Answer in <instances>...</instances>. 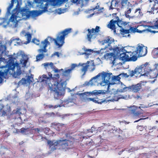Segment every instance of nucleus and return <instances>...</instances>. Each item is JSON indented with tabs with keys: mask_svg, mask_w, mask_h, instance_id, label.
I'll use <instances>...</instances> for the list:
<instances>
[{
	"mask_svg": "<svg viewBox=\"0 0 158 158\" xmlns=\"http://www.w3.org/2000/svg\"><path fill=\"white\" fill-rule=\"evenodd\" d=\"M72 30L71 28L65 29L58 33L56 39L48 37L44 41L41 42V46L43 48V49H39V52L40 53L47 52L46 48L48 45H50V43L48 41V40L51 42L54 41L55 45L58 48L61 47L64 43L65 36L71 32Z\"/></svg>",
	"mask_w": 158,
	"mask_h": 158,
	"instance_id": "1",
	"label": "nucleus"
},
{
	"mask_svg": "<svg viewBox=\"0 0 158 158\" xmlns=\"http://www.w3.org/2000/svg\"><path fill=\"white\" fill-rule=\"evenodd\" d=\"M60 76L58 74L54 75V77H51V93H54V98L58 99L60 96L64 93L65 89L64 82L61 79L59 80Z\"/></svg>",
	"mask_w": 158,
	"mask_h": 158,
	"instance_id": "2",
	"label": "nucleus"
},
{
	"mask_svg": "<svg viewBox=\"0 0 158 158\" xmlns=\"http://www.w3.org/2000/svg\"><path fill=\"white\" fill-rule=\"evenodd\" d=\"M15 58L12 56L9 57L7 64L5 66L2 67L6 68V69L4 70V71L0 70V83H2L3 81V78H5V76L7 75L8 72L11 74L15 73L14 69L15 67H16L17 69L18 68L19 69V70L16 72L17 74L20 75L21 73V68L19 66V63L16 62H15Z\"/></svg>",
	"mask_w": 158,
	"mask_h": 158,
	"instance_id": "3",
	"label": "nucleus"
},
{
	"mask_svg": "<svg viewBox=\"0 0 158 158\" xmlns=\"http://www.w3.org/2000/svg\"><path fill=\"white\" fill-rule=\"evenodd\" d=\"M74 141V139L70 140L61 138L56 141H49L48 144L51 151H53L56 149L58 147L59 149L63 150L71 148L73 147Z\"/></svg>",
	"mask_w": 158,
	"mask_h": 158,
	"instance_id": "4",
	"label": "nucleus"
},
{
	"mask_svg": "<svg viewBox=\"0 0 158 158\" xmlns=\"http://www.w3.org/2000/svg\"><path fill=\"white\" fill-rule=\"evenodd\" d=\"M112 73H106L105 72H103L101 73H99L96 76L92 78L89 81L86 82L85 84L86 85H92L94 83L93 81L94 79H95L99 77L100 76H101L102 81L100 82V85L102 86H104L105 85H107V90H109L110 89V85H114L116 84V83L110 82V80H111V75Z\"/></svg>",
	"mask_w": 158,
	"mask_h": 158,
	"instance_id": "5",
	"label": "nucleus"
},
{
	"mask_svg": "<svg viewBox=\"0 0 158 158\" xmlns=\"http://www.w3.org/2000/svg\"><path fill=\"white\" fill-rule=\"evenodd\" d=\"M102 94V90H94L92 92H85L80 94L81 95L84 99H86L87 102L92 101L93 102L98 104H102L105 101V99H99L98 98H88L87 97L91 96V95H97L100 94Z\"/></svg>",
	"mask_w": 158,
	"mask_h": 158,
	"instance_id": "6",
	"label": "nucleus"
},
{
	"mask_svg": "<svg viewBox=\"0 0 158 158\" xmlns=\"http://www.w3.org/2000/svg\"><path fill=\"white\" fill-rule=\"evenodd\" d=\"M43 10H32L29 11L25 8L22 9L20 10V14L22 17L25 16L26 18H29L30 16L34 18L40 15L43 13L47 11V7L45 6L43 7Z\"/></svg>",
	"mask_w": 158,
	"mask_h": 158,
	"instance_id": "7",
	"label": "nucleus"
},
{
	"mask_svg": "<svg viewBox=\"0 0 158 158\" xmlns=\"http://www.w3.org/2000/svg\"><path fill=\"white\" fill-rule=\"evenodd\" d=\"M113 50V52L106 53L104 56V57L106 60H109L112 61V63L114 64V61L116 58L117 56L119 55V52L121 51L123 49H120V48L117 47L114 48H110V50Z\"/></svg>",
	"mask_w": 158,
	"mask_h": 158,
	"instance_id": "8",
	"label": "nucleus"
},
{
	"mask_svg": "<svg viewBox=\"0 0 158 158\" xmlns=\"http://www.w3.org/2000/svg\"><path fill=\"white\" fill-rule=\"evenodd\" d=\"M129 0H112L110 6V9H113L115 7L122 9L126 6L129 3Z\"/></svg>",
	"mask_w": 158,
	"mask_h": 158,
	"instance_id": "9",
	"label": "nucleus"
},
{
	"mask_svg": "<svg viewBox=\"0 0 158 158\" xmlns=\"http://www.w3.org/2000/svg\"><path fill=\"white\" fill-rule=\"evenodd\" d=\"M147 53V48L142 44H139L134 51L135 55L137 57H142L145 56Z\"/></svg>",
	"mask_w": 158,
	"mask_h": 158,
	"instance_id": "10",
	"label": "nucleus"
},
{
	"mask_svg": "<svg viewBox=\"0 0 158 158\" xmlns=\"http://www.w3.org/2000/svg\"><path fill=\"white\" fill-rule=\"evenodd\" d=\"M117 20H114L113 19L110 20L109 22V24L108 25V28L114 30V32H116V27L115 23H116L117 25L120 27L121 26L119 25V24H120L122 25H123L125 26L127 25V23L126 22H123L121 20H120L118 16L116 17Z\"/></svg>",
	"mask_w": 158,
	"mask_h": 158,
	"instance_id": "11",
	"label": "nucleus"
},
{
	"mask_svg": "<svg viewBox=\"0 0 158 158\" xmlns=\"http://www.w3.org/2000/svg\"><path fill=\"white\" fill-rule=\"evenodd\" d=\"M123 87H122L123 88L120 89V90L122 92L127 91V89H128L136 93L138 92L142 88L141 84L140 83H138L135 85H132L128 87H126L125 85H123Z\"/></svg>",
	"mask_w": 158,
	"mask_h": 158,
	"instance_id": "12",
	"label": "nucleus"
},
{
	"mask_svg": "<svg viewBox=\"0 0 158 158\" xmlns=\"http://www.w3.org/2000/svg\"><path fill=\"white\" fill-rule=\"evenodd\" d=\"M99 29V27L96 26L95 29L93 28L91 29H87V31L88 33L87 35V37L89 41H91V39L93 36L95 35V33H98L100 31Z\"/></svg>",
	"mask_w": 158,
	"mask_h": 158,
	"instance_id": "13",
	"label": "nucleus"
},
{
	"mask_svg": "<svg viewBox=\"0 0 158 158\" xmlns=\"http://www.w3.org/2000/svg\"><path fill=\"white\" fill-rule=\"evenodd\" d=\"M140 109V107L134 106L129 110L130 113L135 117H141L142 116V114L138 111V109Z\"/></svg>",
	"mask_w": 158,
	"mask_h": 158,
	"instance_id": "14",
	"label": "nucleus"
},
{
	"mask_svg": "<svg viewBox=\"0 0 158 158\" xmlns=\"http://www.w3.org/2000/svg\"><path fill=\"white\" fill-rule=\"evenodd\" d=\"M20 111L21 109L20 108H17L16 109L13 110L10 114V117L13 119L19 118L21 119V117L20 116L21 113Z\"/></svg>",
	"mask_w": 158,
	"mask_h": 158,
	"instance_id": "15",
	"label": "nucleus"
},
{
	"mask_svg": "<svg viewBox=\"0 0 158 158\" xmlns=\"http://www.w3.org/2000/svg\"><path fill=\"white\" fill-rule=\"evenodd\" d=\"M142 68L144 73H145V76H148V74L150 73V74L151 76V77L153 78L154 77L152 76V74L153 73L152 71L151 70L150 67L149 66V64L148 63H146L142 65Z\"/></svg>",
	"mask_w": 158,
	"mask_h": 158,
	"instance_id": "16",
	"label": "nucleus"
},
{
	"mask_svg": "<svg viewBox=\"0 0 158 158\" xmlns=\"http://www.w3.org/2000/svg\"><path fill=\"white\" fill-rule=\"evenodd\" d=\"M120 49H123V50L119 52V55L118 56L119 57L120 60L124 62L129 61V57L128 56H127L125 52H123L124 50L123 48H120Z\"/></svg>",
	"mask_w": 158,
	"mask_h": 158,
	"instance_id": "17",
	"label": "nucleus"
},
{
	"mask_svg": "<svg viewBox=\"0 0 158 158\" xmlns=\"http://www.w3.org/2000/svg\"><path fill=\"white\" fill-rule=\"evenodd\" d=\"M41 82H45L46 85H48L49 87V89L51 90V86L49 85L52 84L51 78L48 77L46 75H43Z\"/></svg>",
	"mask_w": 158,
	"mask_h": 158,
	"instance_id": "18",
	"label": "nucleus"
},
{
	"mask_svg": "<svg viewBox=\"0 0 158 158\" xmlns=\"http://www.w3.org/2000/svg\"><path fill=\"white\" fill-rule=\"evenodd\" d=\"M50 2L53 6L60 5L62 4L67 2L68 0H47Z\"/></svg>",
	"mask_w": 158,
	"mask_h": 158,
	"instance_id": "19",
	"label": "nucleus"
},
{
	"mask_svg": "<svg viewBox=\"0 0 158 158\" xmlns=\"http://www.w3.org/2000/svg\"><path fill=\"white\" fill-rule=\"evenodd\" d=\"M125 53H126L127 56H128L129 57V61H134L137 60V57L135 55V53H134V51L132 52L131 51L126 52Z\"/></svg>",
	"mask_w": 158,
	"mask_h": 158,
	"instance_id": "20",
	"label": "nucleus"
},
{
	"mask_svg": "<svg viewBox=\"0 0 158 158\" xmlns=\"http://www.w3.org/2000/svg\"><path fill=\"white\" fill-rule=\"evenodd\" d=\"M125 53H126L127 56H128L129 57V61H134L137 60V57L135 55V53H134V51L132 52L131 51L126 52Z\"/></svg>",
	"mask_w": 158,
	"mask_h": 158,
	"instance_id": "21",
	"label": "nucleus"
},
{
	"mask_svg": "<svg viewBox=\"0 0 158 158\" xmlns=\"http://www.w3.org/2000/svg\"><path fill=\"white\" fill-rule=\"evenodd\" d=\"M89 61H88L86 63H83L80 65L82 67L81 70V72L83 73V75H85L88 69L89 66Z\"/></svg>",
	"mask_w": 158,
	"mask_h": 158,
	"instance_id": "22",
	"label": "nucleus"
},
{
	"mask_svg": "<svg viewBox=\"0 0 158 158\" xmlns=\"http://www.w3.org/2000/svg\"><path fill=\"white\" fill-rule=\"evenodd\" d=\"M135 69L136 73V75L137 76H145V73H144L143 71V70L142 65L139 68H136Z\"/></svg>",
	"mask_w": 158,
	"mask_h": 158,
	"instance_id": "23",
	"label": "nucleus"
},
{
	"mask_svg": "<svg viewBox=\"0 0 158 158\" xmlns=\"http://www.w3.org/2000/svg\"><path fill=\"white\" fill-rule=\"evenodd\" d=\"M77 66L76 64H72L71 65V68L65 70L62 74L63 77H67L69 74L72 70L75 67Z\"/></svg>",
	"mask_w": 158,
	"mask_h": 158,
	"instance_id": "24",
	"label": "nucleus"
},
{
	"mask_svg": "<svg viewBox=\"0 0 158 158\" xmlns=\"http://www.w3.org/2000/svg\"><path fill=\"white\" fill-rule=\"evenodd\" d=\"M114 41V40L110 36H107L104 40L102 41V43L103 44H107L108 46H110V44Z\"/></svg>",
	"mask_w": 158,
	"mask_h": 158,
	"instance_id": "25",
	"label": "nucleus"
},
{
	"mask_svg": "<svg viewBox=\"0 0 158 158\" xmlns=\"http://www.w3.org/2000/svg\"><path fill=\"white\" fill-rule=\"evenodd\" d=\"M35 131H37L39 133L40 132L44 131V133L46 135H48L49 134V132L50 131V129L46 127L44 128L40 129L38 128L35 129Z\"/></svg>",
	"mask_w": 158,
	"mask_h": 158,
	"instance_id": "26",
	"label": "nucleus"
},
{
	"mask_svg": "<svg viewBox=\"0 0 158 158\" xmlns=\"http://www.w3.org/2000/svg\"><path fill=\"white\" fill-rule=\"evenodd\" d=\"M129 26V30L130 33H135V32L140 33L142 32V31H140L137 29L136 28H135L134 27Z\"/></svg>",
	"mask_w": 158,
	"mask_h": 158,
	"instance_id": "27",
	"label": "nucleus"
},
{
	"mask_svg": "<svg viewBox=\"0 0 158 158\" xmlns=\"http://www.w3.org/2000/svg\"><path fill=\"white\" fill-rule=\"evenodd\" d=\"M135 14L137 17H140L143 15V14L140 8H138L135 10Z\"/></svg>",
	"mask_w": 158,
	"mask_h": 158,
	"instance_id": "28",
	"label": "nucleus"
},
{
	"mask_svg": "<svg viewBox=\"0 0 158 158\" xmlns=\"http://www.w3.org/2000/svg\"><path fill=\"white\" fill-rule=\"evenodd\" d=\"M158 47L154 49L152 52V54L153 57L155 58L158 57Z\"/></svg>",
	"mask_w": 158,
	"mask_h": 158,
	"instance_id": "29",
	"label": "nucleus"
},
{
	"mask_svg": "<svg viewBox=\"0 0 158 158\" xmlns=\"http://www.w3.org/2000/svg\"><path fill=\"white\" fill-rule=\"evenodd\" d=\"M120 78H121L119 77V76H113L111 77V82L115 83V82L119 81Z\"/></svg>",
	"mask_w": 158,
	"mask_h": 158,
	"instance_id": "30",
	"label": "nucleus"
},
{
	"mask_svg": "<svg viewBox=\"0 0 158 158\" xmlns=\"http://www.w3.org/2000/svg\"><path fill=\"white\" fill-rule=\"evenodd\" d=\"M128 76L127 77H132L134 76L136 77H137V76L136 75V73L135 71V69L134 70H129L128 72Z\"/></svg>",
	"mask_w": 158,
	"mask_h": 158,
	"instance_id": "31",
	"label": "nucleus"
},
{
	"mask_svg": "<svg viewBox=\"0 0 158 158\" xmlns=\"http://www.w3.org/2000/svg\"><path fill=\"white\" fill-rule=\"evenodd\" d=\"M156 9L155 4H154L153 6L151 7V5H150L148 8V10L147 11L148 12L152 13L153 12L154 10Z\"/></svg>",
	"mask_w": 158,
	"mask_h": 158,
	"instance_id": "32",
	"label": "nucleus"
},
{
	"mask_svg": "<svg viewBox=\"0 0 158 158\" xmlns=\"http://www.w3.org/2000/svg\"><path fill=\"white\" fill-rule=\"evenodd\" d=\"M2 41H0V52L3 53L6 49V47L5 45L2 44Z\"/></svg>",
	"mask_w": 158,
	"mask_h": 158,
	"instance_id": "33",
	"label": "nucleus"
},
{
	"mask_svg": "<svg viewBox=\"0 0 158 158\" xmlns=\"http://www.w3.org/2000/svg\"><path fill=\"white\" fill-rule=\"evenodd\" d=\"M27 62V60H25L23 58H22L20 60L19 63L22 64V67H25L26 66Z\"/></svg>",
	"mask_w": 158,
	"mask_h": 158,
	"instance_id": "34",
	"label": "nucleus"
},
{
	"mask_svg": "<svg viewBox=\"0 0 158 158\" xmlns=\"http://www.w3.org/2000/svg\"><path fill=\"white\" fill-rule=\"evenodd\" d=\"M120 31L121 34L123 35L125 34H128L130 33L129 30L128 29H124L122 28L120 30Z\"/></svg>",
	"mask_w": 158,
	"mask_h": 158,
	"instance_id": "35",
	"label": "nucleus"
},
{
	"mask_svg": "<svg viewBox=\"0 0 158 158\" xmlns=\"http://www.w3.org/2000/svg\"><path fill=\"white\" fill-rule=\"evenodd\" d=\"M44 66L46 68L47 67H48L49 66H50L51 68L53 69L54 68L55 66L53 65V64L51 62L50 63H45L44 64Z\"/></svg>",
	"mask_w": 158,
	"mask_h": 158,
	"instance_id": "36",
	"label": "nucleus"
},
{
	"mask_svg": "<svg viewBox=\"0 0 158 158\" xmlns=\"http://www.w3.org/2000/svg\"><path fill=\"white\" fill-rule=\"evenodd\" d=\"M44 57V54H38L36 56V59L37 60H39L42 59Z\"/></svg>",
	"mask_w": 158,
	"mask_h": 158,
	"instance_id": "37",
	"label": "nucleus"
},
{
	"mask_svg": "<svg viewBox=\"0 0 158 158\" xmlns=\"http://www.w3.org/2000/svg\"><path fill=\"white\" fill-rule=\"evenodd\" d=\"M26 80L25 78H23L19 82L18 85H21L25 84L26 83Z\"/></svg>",
	"mask_w": 158,
	"mask_h": 158,
	"instance_id": "38",
	"label": "nucleus"
},
{
	"mask_svg": "<svg viewBox=\"0 0 158 158\" xmlns=\"http://www.w3.org/2000/svg\"><path fill=\"white\" fill-rule=\"evenodd\" d=\"M131 8H129L128 10H127L126 11H125V15L126 17L127 18H130V15H129L130 13H131Z\"/></svg>",
	"mask_w": 158,
	"mask_h": 158,
	"instance_id": "39",
	"label": "nucleus"
},
{
	"mask_svg": "<svg viewBox=\"0 0 158 158\" xmlns=\"http://www.w3.org/2000/svg\"><path fill=\"white\" fill-rule=\"evenodd\" d=\"M51 126L55 129L57 127L60 126V123H52L51 124Z\"/></svg>",
	"mask_w": 158,
	"mask_h": 158,
	"instance_id": "40",
	"label": "nucleus"
},
{
	"mask_svg": "<svg viewBox=\"0 0 158 158\" xmlns=\"http://www.w3.org/2000/svg\"><path fill=\"white\" fill-rule=\"evenodd\" d=\"M34 2L37 4H42L44 2H46V0H34Z\"/></svg>",
	"mask_w": 158,
	"mask_h": 158,
	"instance_id": "41",
	"label": "nucleus"
},
{
	"mask_svg": "<svg viewBox=\"0 0 158 158\" xmlns=\"http://www.w3.org/2000/svg\"><path fill=\"white\" fill-rule=\"evenodd\" d=\"M58 106H60L56 105L53 106L51 105H47L46 106V107L47 108H57L58 107Z\"/></svg>",
	"mask_w": 158,
	"mask_h": 158,
	"instance_id": "42",
	"label": "nucleus"
},
{
	"mask_svg": "<svg viewBox=\"0 0 158 158\" xmlns=\"http://www.w3.org/2000/svg\"><path fill=\"white\" fill-rule=\"evenodd\" d=\"M32 42L37 45H39L40 43L39 40L35 38L32 40Z\"/></svg>",
	"mask_w": 158,
	"mask_h": 158,
	"instance_id": "43",
	"label": "nucleus"
},
{
	"mask_svg": "<svg viewBox=\"0 0 158 158\" xmlns=\"http://www.w3.org/2000/svg\"><path fill=\"white\" fill-rule=\"evenodd\" d=\"M152 71L153 73L152 74V76L154 77H153L152 78L151 77V76L150 74V73H149L148 74V76H146L147 77H150V78H151L152 79L156 77L157 76V75H156V73H155L154 71Z\"/></svg>",
	"mask_w": 158,
	"mask_h": 158,
	"instance_id": "44",
	"label": "nucleus"
},
{
	"mask_svg": "<svg viewBox=\"0 0 158 158\" xmlns=\"http://www.w3.org/2000/svg\"><path fill=\"white\" fill-rule=\"evenodd\" d=\"M27 129L28 128L26 129L24 127H22L20 129V132L22 133H24L25 134V133H26V132Z\"/></svg>",
	"mask_w": 158,
	"mask_h": 158,
	"instance_id": "45",
	"label": "nucleus"
},
{
	"mask_svg": "<svg viewBox=\"0 0 158 158\" xmlns=\"http://www.w3.org/2000/svg\"><path fill=\"white\" fill-rule=\"evenodd\" d=\"M137 128L140 131H142L144 129V127L143 126H137Z\"/></svg>",
	"mask_w": 158,
	"mask_h": 158,
	"instance_id": "46",
	"label": "nucleus"
},
{
	"mask_svg": "<svg viewBox=\"0 0 158 158\" xmlns=\"http://www.w3.org/2000/svg\"><path fill=\"white\" fill-rule=\"evenodd\" d=\"M85 52L84 53V54L86 55H89V54L88 53V52H92L93 51V50H92L91 49H86L85 50Z\"/></svg>",
	"mask_w": 158,
	"mask_h": 158,
	"instance_id": "47",
	"label": "nucleus"
},
{
	"mask_svg": "<svg viewBox=\"0 0 158 158\" xmlns=\"http://www.w3.org/2000/svg\"><path fill=\"white\" fill-rule=\"evenodd\" d=\"M61 71L62 72V74L64 73V70L63 69H61L60 70H59L58 69H55V72L56 73L58 72H59Z\"/></svg>",
	"mask_w": 158,
	"mask_h": 158,
	"instance_id": "48",
	"label": "nucleus"
},
{
	"mask_svg": "<svg viewBox=\"0 0 158 158\" xmlns=\"http://www.w3.org/2000/svg\"><path fill=\"white\" fill-rule=\"evenodd\" d=\"M60 126H59V127H57L56 128V129L58 131H60V130L61 129L62 127L64 126V124H60Z\"/></svg>",
	"mask_w": 158,
	"mask_h": 158,
	"instance_id": "49",
	"label": "nucleus"
},
{
	"mask_svg": "<svg viewBox=\"0 0 158 158\" xmlns=\"http://www.w3.org/2000/svg\"><path fill=\"white\" fill-rule=\"evenodd\" d=\"M27 39H28V40H31V35L30 34V33H28V34H27Z\"/></svg>",
	"mask_w": 158,
	"mask_h": 158,
	"instance_id": "50",
	"label": "nucleus"
},
{
	"mask_svg": "<svg viewBox=\"0 0 158 158\" xmlns=\"http://www.w3.org/2000/svg\"><path fill=\"white\" fill-rule=\"evenodd\" d=\"M153 26L158 28V19L155 22Z\"/></svg>",
	"mask_w": 158,
	"mask_h": 158,
	"instance_id": "51",
	"label": "nucleus"
},
{
	"mask_svg": "<svg viewBox=\"0 0 158 158\" xmlns=\"http://www.w3.org/2000/svg\"><path fill=\"white\" fill-rule=\"evenodd\" d=\"M4 106L2 103H0V112H1Z\"/></svg>",
	"mask_w": 158,
	"mask_h": 158,
	"instance_id": "52",
	"label": "nucleus"
},
{
	"mask_svg": "<svg viewBox=\"0 0 158 158\" xmlns=\"http://www.w3.org/2000/svg\"><path fill=\"white\" fill-rule=\"evenodd\" d=\"M54 55H56L57 57H59L60 56L59 53L58 52H55L54 53Z\"/></svg>",
	"mask_w": 158,
	"mask_h": 158,
	"instance_id": "53",
	"label": "nucleus"
},
{
	"mask_svg": "<svg viewBox=\"0 0 158 158\" xmlns=\"http://www.w3.org/2000/svg\"><path fill=\"white\" fill-rule=\"evenodd\" d=\"M92 66L93 68L91 69L90 70L91 72L93 71L95 69V66L94 64H92Z\"/></svg>",
	"mask_w": 158,
	"mask_h": 158,
	"instance_id": "54",
	"label": "nucleus"
},
{
	"mask_svg": "<svg viewBox=\"0 0 158 158\" xmlns=\"http://www.w3.org/2000/svg\"><path fill=\"white\" fill-rule=\"evenodd\" d=\"M157 0H149L150 2H154V4H155V6H156V2H158L157 1Z\"/></svg>",
	"mask_w": 158,
	"mask_h": 158,
	"instance_id": "55",
	"label": "nucleus"
},
{
	"mask_svg": "<svg viewBox=\"0 0 158 158\" xmlns=\"http://www.w3.org/2000/svg\"><path fill=\"white\" fill-rule=\"evenodd\" d=\"M19 38H12L11 40V41H14V40H17V41H19Z\"/></svg>",
	"mask_w": 158,
	"mask_h": 158,
	"instance_id": "56",
	"label": "nucleus"
},
{
	"mask_svg": "<svg viewBox=\"0 0 158 158\" xmlns=\"http://www.w3.org/2000/svg\"><path fill=\"white\" fill-rule=\"evenodd\" d=\"M95 128H94V127L93 126L92 127H91V130H91V131H90V132H91V133H93V130H95Z\"/></svg>",
	"mask_w": 158,
	"mask_h": 158,
	"instance_id": "57",
	"label": "nucleus"
},
{
	"mask_svg": "<svg viewBox=\"0 0 158 158\" xmlns=\"http://www.w3.org/2000/svg\"><path fill=\"white\" fill-rule=\"evenodd\" d=\"M10 96H8L7 97L5 98L6 100H8L10 99Z\"/></svg>",
	"mask_w": 158,
	"mask_h": 158,
	"instance_id": "58",
	"label": "nucleus"
},
{
	"mask_svg": "<svg viewBox=\"0 0 158 158\" xmlns=\"http://www.w3.org/2000/svg\"><path fill=\"white\" fill-rule=\"evenodd\" d=\"M81 0H76L75 2L77 4H79L80 3V1Z\"/></svg>",
	"mask_w": 158,
	"mask_h": 158,
	"instance_id": "59",
	"label": "nucleus"
},
{
	"mask_svg": "<svg viewBox=\"0 0 158 158\" xmlns=\"http://www.w3.org/2000/svg\"><path fill=\"white\" fill-rule=\"evenodd\" d=\"M145 118H140L138 120H136L135 121H134V122H138V121H140V120H142V119H144Z\"/></svg>",
	"mask_w": 158,
	"mask_h": 158,
	"instance_id": "60",
	"label": "nucleus"
},
{
	"mask_svg": "<svg viewBox=\"0 0 158 158\" xmlns=\"http://www.w3.org/2000/svg\"><path fill=\"white\" fill-rule=\"evenodd\" d=\"M124 151V150H123V149L122 151H120L119 152V153H118V154L119 155H121L122 153V152Z\"/></svg>",
	"mask_w": 158,
	"mask_h": 158,
	"instance_id": "61",
	"label": "nucleus"
},
{
	"mask_svg": "<svg viewBox=\"0 0 158 158\" xmlns=\"http://www.w3.org/2000/svg\"><path fill=\"white\" fill-rule=\"evenodd\" d=\"M155 68L156 69L158 68V63L155 64Z\"/></svg>",
	"mask_w": 158,
	"mask_h": 158,
	"instance_id": "62",
	"label": "nucleus"
},
{
	"mask_svg": "<svg viewBox=\"0 0 158 158\" xmlns=\"http://www.w3.org/2000/svg\"><path fill=\"white\" fill-rule=\"evenodd\" d=\"M24 143V142L23 141H21V142H20L19 143V145H21L23 143Z\"/></svg>",
	"mask_w": 158,
	"mask_h": 158,
	"instance_id": "63",
	"label": "nucleus"
},
{
	"mask_svg": "<svg viewBox=\"0 0 158 158\" xmlns=\"http://www.w3.org/2000/svg\"><path fill=\"white\" fill-rule=\"evenodd\" d=\"M102 11L101 10V9H99L98 10V13H102Z\"/></svg>",
	"mask_w": 158,
	"mask_h": 158,
	"instance_id": "64",
	"label": "nucleus"
}]
</instances>
